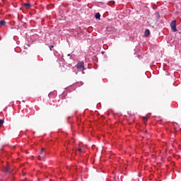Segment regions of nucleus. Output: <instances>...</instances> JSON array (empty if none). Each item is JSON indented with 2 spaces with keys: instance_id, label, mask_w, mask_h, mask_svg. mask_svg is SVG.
<instances>
[{
  "instance_id": "f257e3e1",
  "label": "nucleus",
  "mask_w": 181,
  "mask_h": 181,
  "mask_svg": "<svg viewBox=\"0 0 181 181\" xmlns=\"http://www.w3.org/2000/svg\"><path fill=\"white\" fill-rule=\"evenodd\" d=\"M106 32L109 35H112V33H115V32H117V29L112 25H109L106 28Z\"/></svg>"
},
{
  "instance_id": "f8f14e48",
  "label": "nucleus",
  "mask_w": 181,
  "mask_h": 181,
  "mask_svg": "<svg viewBox=\"0 0 181 181\" xmlns=\"http://www.w3.org/2000/svg\"><path fill=\"white\" fill-rule=\"evenodd\" d=\"M155 16H156L157 19H159V18H160V16L159 15V13L158 12H156L155 13Z\"/></svg>"
},
{
  "instance_id": "9d476101",
  "label": "nucleus",
  "mask_w": 181,
  "mask_h": 181,
  "mask_svg": "<svg viewBox=\"0 0 181 181\" xmlns=\"http://www.w3.org/2000/svg\"><path fill=\"white\" fill-rule=\"evenodd\" d=\"M4 172H6V173L11 172V170H9V167L8 166L4 167Z\"/></svg>"
},
{
  "instance_id": "7ed1b4c3",
  "label": "nucleus",
  "mask_w": 181,
  "mask_h": 181,
  "mask_svg": "<svg viewBox=\"0 0 181 181\" xmlns=\"http://www.w3.org/2000/svg\"><path fill=\"white\" fill-rule=\"evenodd\" d=\"M147 23L148 25H150V26H155V25H156V20H155L153 17H151L148 18Z\"/></svg>"
},
{
  "instance_id": "2eb2a0df",
  "label": "nucleus",
  "mask_w": 181,
  "mask_h": 181,
  "mask_svg": "<svg viewBox=\"0 0 181 181\" xmlns=\"http://www.w3.org/2000/svg\"><path fill=\"white\" fill-rule=\"evenodd\" d=\"M78 152H83V150L81 148L78 149Z\"/></svg>"
},
{
  "instance_id": "39448f33",
  "label": "nucleus",
  "mask_w": 181,
  "mask_h": 181,
  "mask_svg": "<svg viewBox=\"0 0 181 181\" xmlns=\"http://www.w3.org/2000/svg\"><path fill=\"white\" fill-rule=\"evenodd\" d=\"M45 148H42L40 152V156H39V158L40 159V158H45Z\"/></svg>"
},
{
  "instance_id": "1a4fd4ad",
  "label": "nucleus",
  "mask_w": 181,
  "mask_h": 181,
  "mask_svg": "<svg viewBox=\"0 0 181 181\" xmlns=\"http://www.w3.org/2000/svg\"><path fill=\"white\" fill-rule=\"evenodd\" d=\"M95 19H100V18H101V15L100 14V13H97L95 15Z\"/></svg>"
},
{
  "instance_id": "423d86ee",
  "label": "nucleus",
  "mask_w": 181,
  "mask_h": 181,
  "mask_svg": "<svg viewBox=\"0 0 181 181\" xmlns=\"http://www.w3.org/2000/svg\"><path fill=\"white\" fill-rule=\"evenodd\" d=\"M66 71H67V68H66V66H60V72L61 73H66Z\"/></svg>"
},
{
  "instance_id": "6e6552de",
  "label": "nucleus",
  "mask_w": 181,
  "mask_h": 181,
  "mask_svg": "<svg viewBox=\"0 0 181 181\" xmlns=\"http://www.w3.org/2000/svg\"><path fill=\"white\" fill-rule=\"evenodd\" d=\"M149 35H151V31H149V30H146L144 32V36L148 37L149 36Z\"/></svg>"
},
{
  "instance_id": "4468645a",
  "label": "nucleus",
  "mask_w": 181,
  "mask_h": 181,
  "mask_svg": "<svg viewBox=\"0 0 181 181\" xmlns=\"http://www.w3.org/2000/svg\"><path fill=\"white\" fill-rule=\"evenodd\" d=\"M144 121H148V117H144Z\"/></svg>"
},
{
  "instance_id": "9b49d317",
  "label": "nucleus",
  "mask_w": 181,
  "mask_h": 181,
  "mask_svg": "<svg viewBox=\"0 0 181 181\" xmlns=\"http://www.w3.org/2000/svg\"><path fill=\"white\" fill-rule=\"evenodd\" d=\"M6 23V22H5V21H0L1 26H5Z\"/></svg>"
},
{
  "instance_id": "20e7f679",
  "label": "nucleus",
  "mask_w": 181,
  "mask_h": 181,
  "mask_svg": "<svg viewBox=\"0 0 181 181\" xmlns=\"http://www.w3.org/2000/svg\"><path fill=\"white\" fill-rule=\"evenodd\" d=\"M170 28L173 32H177V28H176V20H174L170 23Z\"/></svg>"
},
{
  "instance_id": "f3484780",
  "label": "nucleus",
  "mask_w": 181,
  "mask_h": 181,
  "mask_svg": "<svg viewBox=\"0 0 181 181\" xmlns=\"http://www.w3.org/2000/svg\"><path fill=\"white\" fill-rule=\"evenodd\" d=\"M67 56H70V54H68Z\"/></svg>"
},
{
  "instance_id": "dca6fc26",
  "label": "nucleus",
  "mask_w": 181,
  "mask_h": 181,
  "mask_svg": "<svg viewBox=\"0 0 181 181\" xmlns=\"http://www.w3.org/2000/svg\"><path fill=\"white\" fill-rule=\"evenodd\" d=\"M54 47V46L49 47V49L52 50V49H53Z\"/></svg>"
},
{
  "instance_id": "ddd939ff",
  "label": "nucleus",
  "mask_w": 181,
  "mask_h": 181,
  "mask_svg": "<svg viewBox=\"0 0 181 181\" xmlns=\"http://www.w3.org/2000/svg\"><path fill=\"white\" fill-rule=\"evenodd\" d=\"M4 124V120L0 119V127H2V124Z\"/></svg>"
},
{
  "instance_id": "0eeeda50",
  "label": "nucleus",
  "mask_w": 181,
  "mask_h": 181,
  "mask_svg": "<svg viewBox=\"0 0 181 181\" xmlns=\"http://www.w3.org/2000/svg\"><path fill=\"white\" fill-rule=\"evenodd\" d=\"M23 6L25 8H26L27 9H29V8H30L32 6V4H29V3H25L23 4Z\"/></svg>"
},
{
  "instance_id": "f03ea898",
  "label": "nucleus",
  "mask_w": 181,
  "mask_h": 181,
  "mask_svg": "<svg viewBox=\"0 0 181 181\" xmlns=\"http://www.w3.org/2000/svg\"><path fill=\"white\" fill-rule=\"evenodd\" d=\"M76 67L78 70V71H84V62H78L76 65Z\"/></svg>"
}]
</instances>
